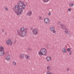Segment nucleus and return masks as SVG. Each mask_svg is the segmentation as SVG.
<instances>
[{
    "instance_id": "obj_1",
    "label": "nucleus",
    "mask_w": 74,
    "mask_h": 74,
    "mask_svg": "<svg viewBox=\"0 0 74 74\" xmlns=\"http://www.w3.org/2000/svg\"><path fill=\"white\" fill-rule=\"evenodd\" d=\"M27 3H26L25 5V3H23V2L22 1H19L17 3V5H16L14 8L17 10V11H16L14 10V12L17 15H21L22 12L23 10H25L26 8V5H27Z\"/></svg>"
},
{
    "instance_id": "obj_2",
    "label": "nucleus",
    "mask_w": 74,
    "mask_h": 74,
    "mask_svg": "<svg viewBox=\"0 0 74 74\" xmlns=\"http://www.w3.org/2000/svg\"><path fill=\"white\" fill-rule=\"evenodd\" d=\"M24 30V32H23L20 30H17V35H18V36H19L20 37H25V35L26 33H27V28H25Z\"/></svg>"
},
{
    "instance_id": "obj_3",
    "label": "nucleus",
    "mask_w": 74,
    "mask_h": 74,
    "mask_svg": "<svg viewBox=\"0 0 74 74\" xmlns=\"http://www.w3.org/2000/svg\"><path fill=\"white\" fill-rule=\"evenodd\" d=\"M38 29L37 28H34L32 30V32L33 33V34L34 36H36L37 34H38Z\"/></svg>"
},
{
    "instance_id": "obj_4",
    "label": "nucleus",
    "mask_w": 74,
    "mask_h": 74,
    "mask_svg": "<svg viewBox=\"0 0 74 74\" xmlns=\"http://www.w3.org/2000/svg\"><path fill=\"white\" fill-rule=\"evenodd\" d=\"M60 26H61V29L63 30L66 29V25L63 24H61L60 25Z\"/></svg>"
},
{
    "instance_id": "obj_5",
    "label": "nucleus",
    "mask_w": 74,
    "mask_h": 74,
    "mask_svg": "<svg viewBox=\"0 0 74 74\" xmlns=\"http://www.w3.org/2000/svg\"><path fill=\"white\" fill-rule=\"evenodd\" d=\"M44 21L45 23L47 24H48V23H49V19L47 18H44Z\"/></svg>"
},
{
    "instance_id": "obj_6",
    "label": "nucleus",
    "mask_w": 74,
    "mask_h": 74,
    "mask_svg": "<svg viewBox=\"0 0 74 74\" xmlns=\"http://www.w3.org/2000/svg\"><path fill=\"white\" fill-rule=\"evenodd\" d=\"M6 43L8 45H11L12 43V41L11 39H8L6 42Z\"/></svg>"
},
{
    "instance_id": "obj_7",
    "label": "nucleus",
    "mask_w": 74,
    "mask_h": 74,
    "mask_svg": "<svg viewBox=\"0 0 74 74\" xmlns=\"http://www.w3.org/2000/svg\"><path fill=\"white\" fill-rule=\"evenodd\" d=\"M50 30L51 32H53V33H55L56 32V31H55V27H52L50 28Z\"/></svg>"
},
{
    "instance_id": "obj_8",
    "label": "nucleus",
    "mask_w": 74,
    "mask_h": 74,
    "mask_svg": "<svg viewBox=\"0 0 74 74\" xmlns=\"http://www.w3.org/2000/svg\"><path fill=\"white\" fill-rule=\"evenodd\" d=\"M4 54V50H0V56H3Z\"/></svg>"
},
{
    "instance_id": "obj_9",
    "label": "nucleus",
    "mask_w": 74,
    "mask_h": 74,
    "mask_svg": "<svg viewBox=\"0 0 74 74\" xmlns=\"http://www.w3.org/2000/svg\"><path fill=\"white\" fill-rule=\"evenodd\" d=\"M28 16H31L32 14V12L31 11H28L27 13Z\"/></svg>"
},
{
    "instance_id": "obj_10",
    "label": "nucleus",
    "mask_w": 74,
    "mask_h": 74,
    "mask_svg": "<svg viewBox=\"0 0 74 74\" xmlns=\"http://www.w3.org/2000/svg\"><path fill=\"white\" fill-rule=\"evenodd\" d=\"M5 60H11V58H10V56L8 55L7 56L6 58H5Z\"/></svg>"
},
{
    "instance_id": "obj_11",
    "label": "nucleus",
    "mask_w": 74,
    "mask_h": 74,
    "mask_svg": "<svg viewBox=\"0 0 74 74\" xmlns=\"http://www.w3.org/2000/svg\"><path fill=\"white\" fill-rule=\"evenodd\" d=\"M46 59L47 61L49 62V61H50L51 60V57L50 56H48L46 58Z\"/></svg>"
},
{
    "instance_id": "obj_12",
    "label": "nucleus",
    "mask_w": 74,
    "mask_h": 74,
    "mask_svg": "<svg viewBox=\"0 0 74 74\" xmlns=\"http://www.w3.org/2000/svg\"><path fill=\"white\" fill-rule=\"evenodd\" d=\"M44 50L46 51V49L44 48H41L40 51L43 53Z\"/></svg>"
},
{
    "instance_id": "obj_13",
    "label": "nucleus",
    "mask_w": 74,
    "mask_h": 74,
    "mask_svg": "<svg viewBox=\"0 0 74 74\" xmlns=\"http://www.w3.org/2000/svg\"><path fill=\"white\" fill-rule=\"evenodd\" d=\"M20 58H21V59H22L24 58V54H21L20 55Z\"/></svg>"
},
{
    "instance_id": "obj_14",
    "label": "nucleus",
    "mask_w": 74,
    "mask_h": 74,
    "mask_svg": "<svg viewBox=\"0 0 74 74\" xmlns=\"http://www.w3.org/2000/svg\"><path fill=\"white\" fill-rule=\"evenodd\" d=\"M42 53L43 54V55H46V53H47V50H46V51H45V50H44Z\"/></svg>"
},
{
    "instance_id": "obj_15",
    "label": "nucleus",
    "mask_w": 74,
    "mask_h": 74,
    "mask_svg": "<svg viewBox=\"0 0 74 74\" xmlns=\"http://www.w3.org/2000/svg\"><path fill=\"white\" fill-rule=\"evenodd\" d=\"M38 53L40 55H44L43 53H42V52L40 51Z\"/></svg>"
},
{
    "instance_id": "obj_16",
    "label": "nucleus",
    "mask_w": 74,
    "mask_h": 74,
    "mask_svg": "<svg viewBox=\"0 0 74 74\" xmlns=\"http://www.w3.org/2000/svg\"><path fill=\"white\" fill-rule=\"evenodd\" d=\"M70 6H71V7H73L74 6V3H71L70 4H69Z\"/></svg>"
},
{
    "instance_id": "obj_17",
    "label": "nucleus",
    "mask_w": 74,
    "mask_h": 74,
    "mask_svg": "<svg viewBox=\"0 0 74 74\" xmlns=\"http://www.w3.org/2000/svg\"><path fill=\"white\" fill-rule=\"evenodd\" d=\"M24 30H25V29L24 28V27H23V28H21V30H20L21 32H23V31Z\"/></svg>"
},
{
    "instance_id": "obj_18",
    "label": "nucleus",
    "mask_w": 74,
    "mask_h": 74,
    "mask_svg": "<svg viewBox=\"0 0 74 74\" xmlns=\"http://www.w3.org/2000/svg\"><path fill=\"white\" fill-rule=\"evenodd\" d=\"M62 51L63 52H64V53H66V49H64L62 50Z\"/></svg>"
},
{
    "instance_id": "obj_19",
    "label": "nucleus",
    "mask_w": 74,
    "mask_h": 74,
    "mask_svg": "<svg viewBox=\"0 0 74 74\" xmlns=\"http://www.w3.org/2000/svg\"><path fill=\"white\" fill-rule=\"evenodd\" d=\"M1 49V50H2V51H4V47H3L2 46H1L0 47Z\"/></svg>"
},
{
    "instance_id": "obj_20",
    "label": "nucleus",
    "mask_w": 74,
    "mask_h": 74,
    "mask_svg": "<svg viewBox=\"0 0 74 74\" xmlns=\"http://www.w3.org/2000/svg\"><path fill=\"white\" fill-rule=\"evenodd\" d=\"M47 74H53L52 73H51L50 71H48L47 72Z\"/></svg>"
},
{
    "instance_id": "obj_21",
    "label": "nucleus",
    "mask_w": 74,
    "mask_h": 74,
    "mask_svg": "<svg viewBox=\"0 0 74 74\" xmlns=\"http://www.w3.org/2000/svg\"><path fill=\"white\" fill-rule=\"evenodd\" d=\"M25 58L27 59H29V56H27V55H25Z\"/></svg>"
},
{
    "instance_id": "obj_22",
    "label": "nucleus",
    "mask_w": 74,
    "mask_h": 74,
    "mask_svg": "<svg viewBox=\"0 0 74 74\" xmlns=\"http://www.w3.org/2000/svg\"><path fill=\"white\" fill-rule=\"evenodd\" d=\"M44 2H48V1H49V0H42Z\"/></svg>"
},
{
    "instance_id": "obj_23",
    "label": "nucleus",
    "mask_w": 74,
    "mask_h": 74,
    "mask_svg": "<svg viewBox=\"0 0 74 74\" xmlns=\"http://www.w3.org/2000/svg\"><path fill=\"white\" fill-rule=\"evenodd\" d=\"M67 51L68 52H70L71 51V49L70 48H68L67 49Z\"/></svg>"
},
{
    "instance_id": "obj_24",
    "label": "nucleus",
    "mask_w": 74,
    "mask_h": 74,
    "mask_svg": "<svg viewBox=\"0 0 74 74\" xmlns=\"http://www.w3.org/2000/svg\"><path fill=\"white\" fill-rule=\"evenodd\" d=\"M50 67V66H48L47 67V69L48 70H50V68H49Z\"/></svg>"
},
{
    "instance_id": "obj_25",
    "label": "nucleus",
    "mask_w": 74,
    "mask_h": 74,
    "mask_svg": "<svg viewBox=\"0 0 74 74\" xmlns=\"http://www.w3.org/2000/svg\"><path fill=\"white\" fill-rule=\"evenodd\" d=\"M65 33H66L67 34H69L68 32V31L67 30H65Z\"/></svg>"
},
{
    "instance_id": "obj_26",
    "label": "nucleus",
    "mask_w": 74,
    "mask_h": 74,
    "mask_svg": "<svg viewBox=\"0 0 74 74\" xmlns=\"http://www.w3.org/2000/svg\"><path fill=\"white\" fill-rule=\"evenodd\" d=\"M71 9L69 8L68 9V11H71Z\"/></svg>"
},
{
    "instance_id": "obj_27",
    "label": "nucleus",
    "mask_w": 74,
    "mask_h": 74,
    "mask_svg": "<svg viewBox=\"0 0 74 74\" xmlns=\"http://www.w3.org/2000/svg\"><path fill=\"white\" fill-rule=\"evenodd\" d=\"M71 53H72V51H71L69 52V54L71 55Z\"/></svg>"
},
{
    "instance_id": "obj_28",
    "label": "nucleus",
    "mask_w": 74,
    "mask_h": 74,
    "mask_svg": "<svg viewBox=\"0 0 74 74\" xmlns=\"http://www.w3.org/2000/svg\"><path fill=\"white\" fill-rule=\"evenodd\" d=\"M16 62H14L13 63V65H16Z\"/></svg>"
},
{
    "instance_id": "obj_29",
    "label": "nucleus",
    "mask_w": 74,
    "mask_h": 74,
    "mask_svg": "<svg viewBox=\"0 0 74 74\" xmlns=\"http://www.w3.org/2000/svg\"><path fill=\"white\" fill-rule=\"evenodd\" d=\"M28 50L29 51H31V48H29L28 49Z\"/></svg>"
},
{
    "instance_id": "obj_30",
    "label": "nucleus",
    "mask_w": 74,
    "mask_h": 74,
    "mask_svg": "<svg viewBox=\"0 0 74 74\" xmlns=\"http://www.w3.org/2000/svg\"><path fill=\"white\" fill-rule=\"evenodd\" d=\"M5 10H6V11H7L8 10V8H5Z\"/></svg>"
},
{
    "instance_id": "obj_31",
    "label": "nucleus",
    "mask_w": 74,
    "mask_h": 74,
    "mask_svg": "<svg viewBox=\"0 0 74 74\" xmlns=\"http://www.w3.org/2000/svg\"><path fill=\"white\" fill-rule=\"evenodd\" d=\"M58 25H60V21L58 22Z\"/></svg>"
},
{
    "instance_id": "obj_32",
    "label": "nucleus",
    "mask_w": 74,
    "mask_h": 74,
    "mask_svg": "<svg viewBox=\"0 0 74 74\" xmlns=\"http://www.w3.org/2000/svg\"><path fill=\"white\" fill-rule=\"evenodd\" d=\"M2 33H4V29H2Z\"/></svg>"
},
{
    "instance_id": "obj_33",
    "label": "nucleus",
    "mask_w": 74,
    "mask_h": 74,
    "mask_svg": "<svg viewBox=\"0 0 74 74\" xmlns=\"http://www.w3.org/2000/svg\"><path fill=\"white\" fill-rule=\"evenodd\" d=\"M49 15H51V12H49Z\"/></svg>"
},
{
    "instance_id": "obj_34",
    "label": "nucleus",
    "mask_w": 74,
    "mask_h": 74,
    "mask_svg": "<svg viewBox=\"0 0 74 74\" xmlns=\"http://www.w3.org/2000/svg\"><path fill=\"white\" fill-rule=\"evenodd\" d=\"M16 42V41H15L14 42V44H15Z\"/></svg>"
},
{
    "instance_id": "obj_35",
    "label": "nucleus",
    "mask_w": 74,
    "mask_h": 74,
    "mask_svg": "<svg viewBox=\"0 0 74 74\" xmlns=\"http://www.w3.org/2000/svg\"><path fill=\"white\" fill-rule=\"evenodd\" d=\"M7 33L5 32V34H6V35H7Z\"/></svg>"
},
{
    "instance_id": "obj_36",
    "label": "nucleus",
    "mask_w": 74,
    "mask_h": 74,
    "mask_svg": "<svg viewBox=\"0 0 74 74\" xmlns=\"http://www.w3.org/2000/svg\"><path fill=\"white\" fill-rule=\"evenodd\" d=\"M67 70L68 71H69V68H68V69H67Z\"/></svg>"
},
{
    "instance_id": "obj_37",
    "label": "nucleus",
    "mask_w": 74,
    "mask_h": 74,
    "mask_svg": "<svg viewBox=\"0 0 74 74\" xmlns=\"http://www.w3.org/2000/svg\"><path fill=\"white\" fill-rule=\"evenodd\" d=\"M39 19H40H40H41V16H40L39 17Z\"/></svg>"
},
{
    "instance_id": "obj_38",
    "label": "nucleus",
    "mask_w": 74,
    "mask_h": 74,
    "mask_svg": "<svg viewBox=\"0 0 74 74\" xmlns=\"http://www.w3.org/2000/svg\"><path fill=\"white\" fill-rule=\"evenodd\" d=\"M31 30H33V27L31 28Z\"/></svg>"
},
{
    "instance_id": "obj_39",
    "label": "nucleus",
    "mask_w": 74,
    "mask_h": 74,
    "mask_svg": "<svg viewBox=\"0 0 74 74\" xmlns=\"http://www.w3.org/2000/svg\"><path fill=\"white\" fill-rule=\"evenodd\" d=\"M41 20H42V19H40Z\"/></svg>"
},
{
    "instance_id": "obj_40",
    "label": "nucleus",
    "mask_w": 74,
    "mask_h": 74,
    "mask_svg": "<svg viewBox=\"0 0 74 74\" xmlns=\"http://www.w3.org/2000/svg\"><path fill=\"white\" fill-rule=\"evenodd\" d=\"M70 0V1H71V0Z\"/></svg>"
},
{
    "instance_id": "obj_41",
    "label": "nucleus",
    "mask_w": 74,
    "mask_h": 74,
    "mask_svg": "<svg viewBox=\"0 0 74 74\" xmlns=\"http://www.w3.org/2000/svg\"><path fill=\"white\" fill-rule=\"evenodd\" d=\"M59 28H60V27H59Z\"/></svg>"
}]
</instances>
